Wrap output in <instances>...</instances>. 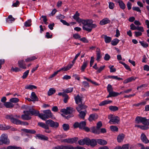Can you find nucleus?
<instances>
[{
	"mask_svg": "<svg viewBox=\"0 0 149 149\" xmlns=\"http://www.w3.org/2000/svg\"><path fill=\"white\" fill-rule=\"evenodd\" d=\"M88 63V61H86L84 62L83 64L81 67V70L83 72L84 71V70L87 67V66Z\"/></svg>",
	"mask_w": 149,
	"mask_h": 149,
	"instance_id": "nucleus-38",
	"label": "nucleus"
},
{
	"mask_svg": "<svg viewBox=\"0 0 149 149\" xmlns=\"http://www.w3.org/2000/svg\"><path fill=\"white\" fill-rule=\"evenodd\" d=\"M7 149H22L21 147L15 145H10L7 147Z\"/></svg>",
	"mask_w": 149,
	"mask_h": 149,
	"instance_id": "nucleus-35",
	"label": "nucleus"
},
{
	"mask_svg": "<svg viewBox=\"0 0 149 149\" xmlns=\"http://www.w3.org/2000/svg\"><path fill=\"white\" fill-rule=\"evenodd\" d=\"M31 19L28 20L24 23V25L26 27H29L31 26Z\"/></svg>",
	"mask_w": 149,
	"mask_h": 149,
	"instance_id": "nucleus-52",
	"label": "nucleus"
},
{
	"mask_svg": "<svg viewBox=\"0 0 149 149\" xmlns=\"http://www.w3.org/2000/svg\"><path fill=\"white\" fill-rule=\"evenodd\" d=\"M79 128H84L86 125V122L85 121H82L79 123Z\"/></svg>",
	"mask_w": 149,
	"mask_h": 149,
	"instance_id": "nucleus-45",
	"label": "nucleus"
},
{
	"mask_svg": "<svg viewBox=\"0 0 149 149\" xmlns=\"http://www.w3.org/2000/svg\"><path fill=\"white\" fill-rule=\"evenodd\" d=\"M139 145L141 146L140 149H149V146H147L145 148L143 145L141 143L139 144Z\"/></svg>",
	"mask_w": 149,
	"mask_h": 149,
	"instance_id": "nucleus-64",
	"label": "nucleus"
},
{
	"mask_svg": "<svg viewBox=\"0 0 149 149\" xmlns=\"http://www.w3.org/2000/svg\"><path fill=\"white\" fill-rule=\"evenodd\" d=\"M125 135L123 134H119L117 137V140L118 142H122L125 138Z\"/></svg>",
	"mask_w": 149,
	"mask_h": 149,
	"instance_id": "nucleus-19",
	"label": "nucleus"
},
{
	"mask_svg": "<svg viewBox=\"0 0 149 149\" xmlns=\"http://www.w3.org/2000/svg\"><path fill=\"white\" fill-rule=\"evenodd\" d=\"M79 112V117L83 119H84V117L87 113L86 110H83V111H80V112Z\"/></svg>",
	"mask_w": 149,
	"mask_h": 149,
	"instance_id": "nucleus-20",
	"label": "nucleus"
},
{
	"mask_svg": "<svg viewBox=\"0 0 149 149\" xmlns=\"http://www.w3.org/2000/svg\"><path fill=\"white\" fill-rule=\"evenodd\" d=\"M37 56H33L27 58L25 59V61L26 62H30L37 59Z\"/></svg>",
	"mask_w": 149,
	"mask_h": 149,
	"instance_id": "nucleus-29",
	"label": "nucleus"
},
{
	"mask_svg": "<svg viewBox=\"0 0 149 149\" xmlns=\"http://www.w3.org/2000/svg\"><path fill=\"white\" fill-rule=\"evenodd\" d=\"M96 55L97 58L96 60L99 61L100 58H101L102 56L101 55V52L99 48H97L96 49Z\"/></svg>",
	"mask_w": 149,
	"mask_h": 149,
	"instance_id": "nucleus-22",
	"label": "nucleus"
},
{
	"mask_svg": "<svg viewBox=\"0 0 149 149\" xmlns=\"http://www.w3.org/2000/svg\"><path fill=\"white\" fill-rule=\"evenodd\" d=\"M101 38H104V41L106 43H109L111 41L112 39L111 37L104 35H102L101 36Z\"/></svg>",
	"mask_w": 149,
	"mask_h": 149,
	"instance_id": "nucleus-18",
	"label": "nucleus"
},
{
	"mask_svg": "<svg viewBox=\"0 0 149 149\" xmlns=\"http://www.w3.org/2000/svg\"><path fill=\"white\" fill-rule=\"evenodd\" d=\"M108 77L109 78H112L113 79L119 80H123V79L120 77H118L117 76H109Z\"/></svg>",
	"mask_w": 149,
	"mask_h": 149,
	"instance_id": "nucleus-49",
	"label": "nucleus"
},
{
	"mask_svg": "<svg viewBox=\"0 0 149 149\" xmlns=\"http://www.w3.org/2000/svg\"><path fill=\"white\" fill-rule=\"evenodd\" d=\"M118 3H119L120 7L121 9H124L125 8V5L122 1L118 0Z\"/></svg>",
	"mask_w": 149,
	"mask_h": 149,
	"instance_id": "nucleus-39",
	"label": "nucleus"
},
{
	"mask_svg": "<svg viewBox=\"0 0 149 149\" xmlns=\"http://www.w3.org/2000/svg\"><path fill=\"white\" fill-rule=\"evenodd\" d=\"M44 113H40L39 117L43 120H46L47 119L52 118L53 115L50 110H47L43 111Z\"/></svg>",
	"mask_w": 149,
	"mask_h": 149,
	"instance_id": "nucleus-2",
	"label": "nucleus"
},
{
	"mask_svg": "<svg viewBox=\"0 0 149 149\" xmlns=\"http://www.w3.org/2000/svg\"><path fill=\"white\" fill-rule=\"evenodd\" d=\"M63 130L66 131L69 129V126L68 124H64L62 126Z\"/></svg>",
	"mask_w": 149,
	"mask_h": 149,
	"instance_id": "nucleus-48",
	"label": "nucleus"
},
{
	"mask_svg": "<svg viewBox=\"0 0 149 149\" xmlns=\"http://www.w3.org/2000/svg\"><path fill=\"white\" fill-rule=\"evenodd\" d=\"M110 129L112 131H118V128L115 126H111L110 127Z\"/></svg>",
	"mask_w": 149,
	"mask_h": 149,
	"instance_id": "nucleus-51",
	"label": "nucleus"
},
{
	"mask_svg": "<svg viewBox=\"0 0 149 149\" xmlns=\"http://www.w3.org/2000/svg\"><path fill=\"white\" fill-rule=\"evenodd\" d=\"M30 97L34 101L38 100L37 97L34 92H32L31 93Z\"/></svg>",
	"mask_w": 149,
	"mask_h": 149,
	"instance_id": "nucleus-36",
	"label": "nucleus"
},
{
	"mask_svg": "<svg viewBox=\"0 0 149 149\" xmlns=\"http://www.w3.org/2000/svg\"><path fill=\"white\" fill-rule=\"evenodd\" d=\"M82 86L86 88H88L89 87V84L86 81H84L82 82Z\"/></svg>",
	"mask_w": 149,
	"mask_h": 149,
	"instance_id": "nucleus-57",
	"label": "nucleus"
},
{
	"mask_svg": "<svg viewBox=\"0 0 149 149\" xmlns=\"http://www.w3.org/2000/svg\"><path fill=\"white\" fill-rule=\"evenodd\" d=\"M78 139L77 137H74L72 138L64 139L62 141L68 143L72 144L75 143L78 140Z\"/></svg>",
	"mask_w": 149,
	"mask_h": 149,
	"instance_id": "nucleus-8",
	"label": "nucleus"
},
{
	"mask_svg": "<svg viewBox=\"0 0 149 149\" xmlns=\"http://www.w3.org/2000/svg\"><path fill=\"white\" fill-rule=\"evenodd\" d=\"M119 63L123 65L125 68L127 70H129L130 69V66L125 64V63L121 61H120Z\"/></svg>",
	"mask_w": 149,
	"mask_h": 149,
	"instance_id": "nucleus-54",
	"label": "nucleus"
},
{
	"mask_svg": "<svg viewBox=\"0 0 149 149\" xmlns=\"http://www.w3.org/2000/svg\"><path fill=\"white\" fill-rule=\"evenodd\" d=\"M19 99L17 98H12L9 100V101L12 103H16L19 101Z\"/></svg>",
	"mask_w": 149,
	"mask_h": 149,
	"instance_id": "nucleus-47",
	"label": "nucleus"
},
{
	"mask_svg": "<svg viewBox=\"0 0 149 149\" xmlns=\"http://www.w3.org/2000/svg\"><path fill=\"white\" fill-rule=\"evenodd\" d=\"M36 136L38 137V139L42 140L47 141L48 140V138L47 136L42 134H38Z\"/></svg>",
	"mask_w": 149,
	"mask_h": 149,
	"instance_id": "nucleus-25",
	"label": "nucleus"
},
{
	"mask_svg": "<svg viewBox=\"0 0 149 149\" xmlns=\"http://www.w3.org/2000/svg\"><path fill=\"white\" fill-rule=\"evenodd\" d=\"M23 113L24 114L21 116V118L23 120H28L31 119V117L29 116L30 113L29 112L27 111H25Z\"/></svg>",
	"mask_w": 149,
	"mask_h": 149,
	"instance_id": "nucleus-9",
	"label": "nucleus"
},
{
	"mask_svg": "<svg viewBox=\"0 0 149 149\" xmlns=\"http://www.w3.org/2000/svg\"><path fill=\"white\" fill-rule=\"evenodd\" d=\"M18 65L20 68L25 69L26 68V64L24 63V60H19L18 62Z\"/></svg>",
	"mask_w": 149,
	"mask_h": 149,
	"instance_id": "nucleus-13",
	"label": "nucleus"
},
{
	"mask_svg": "<svg viewBox=\"0 0 149 149\" xmlns=\"http://www.w3.org/2000/svg\"><path fill=\"white\" fill-rule=\"evenodd\" d=\"M73 37L75 39H80L81 36L79 34L77 33L73 35Z\"/></svg>",
	"mask_w": 149,
	"mask_h": 149,
	"instance_id": "nucleus-60",
	"label": "nucleus"
},
{
	"mask_svg": "<svg viewBox=\"0 0 149 149\" xmlns=\"http://www.w3.org/2000/svg\"><path fill=\"white\" fill-rule=\"evenodd\" d=\"M110 22V21L109 19L107 18H105L100 21L99 24L100 25L102 26L109 23Z\"/></svg>",
	"mask_w": 149,
	"mask_h": 149,
	"instance_id": "nucleus-14",
	"label": "nucleus"
},
{
	"mask_svg": "<svg viewBox=\"0 0 149 149\" xmlns=\"http://www.w3.org/2000/svg\"><path fill=\"white\" fill-rule=\"evenodd\" d=\"M87 139L88 138H86L80 140L78 141V143L80 145H84L85 144L87 145Z\"/></svg>",
	"mask_w": 149,
	"mask_h": 149,
	"instance_id": "nucleus-26",
	"label": "nucleus"
},
{
	"mask_svg": "<svg viewBox=\"0 0 149 149\" xmlns=\"http://www.w3.org/2000/svg\"><path fill=\"white\" fill-rule=\"evenodd\" d=\"M5 118L7 119H10L12 123L15 124H16L18 120L17 119L15 118L12 114L6 115Z\"/></svg>",
	"mask_w": 149,
	"mask_h": 149,
	"instance_id": "nucleus-10",
	"label": "nucleus"
},
{
	"mask_svg": "<svg viewBox=\"0 0 149 149\" xmlns=\"http://www.w3.org/2000/svg\"><path fill=\"white\" fill-rule=\"evenodd\" d=\"M112 102V101L111 100H104L100 103L99 104V105L100 106H103L105 104L111 103Z\"/></svg>",
	"mask_w": 149,
	"mask_h": 149,
	"instance_id": "nucleus-34",
	"label": "nucleus"
},
{
	"mask_svg": "<svg viewBox=\"0 0 149 149\" xmlns=\"http://www.w3.org/2000/svg\"><path fill=\"white\" fill-rule=\"evenodd\" d=\"M139 42L141 43V45L144 47H147L148 46V44L144 41H140Z\"/></svg>",
	"mask_w": 149,
	"mask_h": 149,
	"instance_id": "nucleus-58",
	"label": "nucleus"
},
{
	"mask_svg": "<svg viewBox=\"0 0 149 149\" xmlns=\"http://www.w3.org/2000/svg\"><path fill=\"white\" fill-rule=\"evenodd\" d=\"M4 106L7 108H13L14 105L10 101L8 102L4 103Z\"/></svg>",
	"mask_w": 149,
	"mask_h": 149,
	"instance_id": "nucleus-23",
	"label": "nucleus"
},
{
	"mask_svg": "<svg viewBox=\"0 0 149 149\" xmlns=\"http://www.w3.org/2000/svg\"><path fill=\"white\" fill-rule=\"evenodd\" d=\"M87 145H90L91 146L94 147L97 144V139H92L88 138Z\"/></svg>",
	"mask_w": 149,
	"mask_h": 149,
	"instance_id": "nucleus-11",
	"label": "nucleus"
},
{
	"mask_svg": "<svg viewBox=\"0 0 149 149\" xmlns=\"http://www.w3.org/2000/svg\"><path fill=\"white\" fill-rule=\"evenodd\" d=\"M25 88L27 89L32 90L33 88H36L37 87L33 85H28L25 86Z\"/></svg>",
	"mask_w": 149,
	"mask_h": 149,
	"instance_id": "nucleus-41",
	"label": "nucleus"
},
{
	"mask_svg": "<svg viewBox=\"0 0 149 149\" xmlns=\"http://www.w3.org/2000/svg\"><path fill=\"white\" fill-rule=\"evenodd\" d=\"M87 107L84 104H79L78 106L76 107V109L78 112H80V111H83V110H86Z\"/></svg>",
	"mask_w": 149,
	"mask_h": 149,
	"instance_id": "nucleus-15",
	"label": "nucleus"
},
{
	"mask_svg": "<svg viewBox=\"0 0 149 149\" xmlns=\"http://www.w3.org/2000/svg\"><path fill=\"white\" fill-rule=\"evenodd\" d=\"M15 20V19L13 17L12 15H10L8 16L7 20L6 21L7 22L9 23H11L14 22Z\"/></svg>",
	"mask_w": 149,
	"mask_h": 149,
	"instance_id": "nucleus-32",
	"label": "nucleus"
},
{
	"mask_svg": "<svg viewBox=\"0 0 149 149\" xmlns=\"http://www.w3.org/2000/svg\"><path fill=\"white\" fill-rule=\"evenodd\" d=\"M79 14L78 12H76L75 14L73 16V18L79 23L81 22L84 25L83 29L88 32L91 31L92 28H96L97 26L95 24H93V21L91 19L86 20L81 19L79 17Z\"/></svg>",
	"mask_w": 149,
	"mask_h": 149,
	"instance_id": "nucleus-1",
	"label": "nucleus"
},
{
	"mask_svg": "<svg viewBox=\"0 0 149 149\" xmlns=\"http://www.w3.org/2000/svg\"><path fill=\"white\" fill-rule=\"evenodd\" d=\"M141 139L143 142L145 143H148V140L144 133H142L141 134Z\"/></svg>",
	"mask_w": 149,
	"mask_h": 149,
	"instance_id": "nucleus-16",
	"label": "nucleus"
},
{
	"mask_svg": "<svg viewBox=\"0 0 149 149\" xmlns=\"http://www.w3.org/2000/svg\"><path fill=\"white\" fill-rule=\"evenodd\" d=\"M91 130L92 132L95 134H99L100 133V129L97 128H96L94 127H92Z\"/></svg>",
	"mask_w": 149,
	"mask_h": 149,
	"instance_id": "nucleus-30",
	"label": "nucleus"
},
{
	"mask_svg": "<svg viewBox=\"0 0 149 149\" xmlns=\"http://www.w3.org/2000/svg\"><path fill=\"white\" fill-rule=\"evenodd\" d=\"M54 149H85L83 147L78 146L74 147L72 146H64L61 145L55 147Z\"/></svg>",
	"mask_w": 149,
	"mask_h": 149,
	"instance_id": "nucleus-5",
	"label": "nucleus"
},
{
	"mask_svg": "<svg viewBox=\"0 0 149 149\" xmlns=\"http://www.w3.org/2000/svg\"><path fill=\"white\" fill-rule=\"evenodd\" d=\"M63 97H64L63 99V101L65 103H66L68 102V100L69 98V97L68 95L66 94H64L63 95Z\"/></svg>",
	"mask_w": 149,
	"mask_h": 149,
	"instance_id": "nucleus-50",
	"label": "nucleus"
},
{
	"mask_svg": "<svg viewBox=\"0 0 149 149\" xmlns=\"http://www.w3.org/2000/svg\"><path fill=\"white\" fill-rule=\"evenodd\" d=\"M129 146V144H126L123 145L122 147L120 146V149H128Z\"/></svg>",
	"mask_w": 149,
	"mask_h": 149,
	"instance_id": "nucleus-56",
	"label": "nucleus"
},
{
	"mask_svg": "<svg viewBox=\"0 0 149 149\" xmlns=\"http://www.w3.org/2000/svg\"><path fill=\"white\" fill-rule=\"evenodd\" d=\"M56 92L55 90L53 88H50L48 92V95H51Z\"/></svg>",
	"mask_w": 149,
	"mask_h": 149,
	"instance_id": "nucleus-43",
	"label": "nucleus"
},
{
	"mask_svg": "<svg viewBox=\"0 0 149 149\" xmlns=\"http://www.w3.org/2000/svg\"><path fill=\"white\" fill-rule=\"evenodd\" d=\"M74 99L76 104H79L81 102L82 98L78 94L74 97Z\"/></svg>",
	"mask_w": 149,
	"mask_h": 149,
	"instance_id": "nucleus-27",
	"label": "nucleus"
},
{
	"mask_svg": "<svg viewBox=\"0 0 149 149\" xmlns=\"http://www.w3.org/2000/svg\"><path fill=\"white\" fill-rule=\"evenodd\" d=\"M73 90V88H68L65 90H63V92L65 93H69L72 92Z\"/></svg>",
	"mask_w": 149,
	"mask_h": 149,
	"instance_id": "nucleus-42",
	"label": "nucleus"
},
{
	"mask_svg": "<svg viewBox=\"0 0 149 149\" xmlns=\"http://www.w3.org/2000/svg\"><path fill=\"white\" fill-rule=\"evenodd\" d=\"M107 90L109 93L113 91V89L111 85L109 84L108 85L107 87Z\"/></svg>",
	"mask_w": 149,
	"mask_h": 149,
	"instance_id": "nucleus-53",
	"label": "nucleus"
},
{
	"mask_svg": "<svg viewBox=\"0 0 149 149\" xmlns=\"http://www.w3.org/2000/svg\"><path fill=\"white\" fill-rule=\"evenodd\" d=\"M119 41V40L117 38H116L113 40L111 42L112 45L115 46L117 45Z\"/></svg>",
	"mask_w": 149,
	"mask_h": 149,
	"instance_id": "nucleus-46",
	"label": "nucleus"
},
{
	"mask_svg": "<svg viewBox=\"0 0 149 149\" xmlns=\"http://www.w3.org/2000/svg\"><path fill=\"white\" fill-rule=\"evenodd\" d=\"M110 58V56L107 54H105V56L104 57V59L106 61H108L109 60Z\"/></svg>",
	"mask_w": 149,
	"mask_h": 149,
	"instance_id": "nucleus-62",
	"label": "nucleus"
},
{
	"mask_svg": "<svg viewBox=\"0 0 149 149\" xmlns=\"http://www.w3.org/2000/svg\"><path fill=\"white\" fill-rule=\"evenodd\" d=\"M24 132L28 133L34 134L36 133V131L33 130H30L24 129L23 130Z\"/></svg>",
	"mask_w": 149,
	"mask_h": 149,
	"instance_id": "nucleus-33",
	"label": "nucleus"
},
{
	"mask_svg": "<svg viewBox=\"0 0 149 149\" xmlns=\"http://www.w3.org/2000/svg\"><path fill=\"white\" fill-rule=\"evenodd\" d=\"M119 95V93H118L116 92L113 91L109 93V95L107 97V98H109L111 97H115Z\"/></svg>",
	"mask_w": 149,
	"mask_h": 149,
	"instance_id": "nucleus-28",
	"label": "nucleus"
},
{
	"mask_svg": "<svg viewBox=\"0 0 149 149\" xmlns=\"http://www.w3.org/2000/svg\"><path fill=\"white\" fill-rule=\"evenodd\" d=\"M1 139L3 144L8 145L10 144V140L8 139L7 135L3 134L1 136Z\"/></svg>",
	"mask_w": 149,
	"mask_h": 149,
	"instance_id": "nucleus-7",
	"label": "nucleus"
},
{
	"mask_svg": "<svg viewBox=\"0 0 149 149\" xmlns=\"http://www.w3.org/2000/svg\"><path fill=\"white\" fill-rule=\"evenodd\" d=\"M10 128V127L8 125H6L5 124L0 125V130H7Z\"/></svg>",
	"mask_w": 149,
	"mask_h": 149,
	"instance_id": "nucleus-31",
	"label": "nucleus"
},
{
	"mask_svg": "<svg viewBox=\"0 0 149 149\" xmlns=\"http://www.w3.org/2000/svg\"><path fill=\"white\" fill-rule=\"evenodd\" d=\"M29 70L26 71L23 74L22 76V78L23 79H25L26 78L29 74Z\"/></svg>",
	"mask_w": 149,
	"mask_h": 149,
	"instance_id": "nucleus-55",
	"label": "nucleus"
},
{
	"mask_svg": "<svg viewBox=\"0 0 149 149\" xmlns=\"http://www.w3.org/2000/svg\"><path fill=\"white\" fill-rule=\"evenodd\" d=\"M105 67V65H104L100 67L97 70V73H99L101 72L104 68Z\"/></svg>",
	"mask_w": 149,
	"mask_h": 149,
	"instance_id": "nucleus-63",
	"label": "nucleus"
},
{
	"mask_svg": "<svg viewBox=\"0 0 149 149\" xmlns=\"http://www.w3.org/2000/svg\"><path fill=\"white\" fill-rule=\"evenodd\" d=\"M19 2L17 0L13 4L12 6L15 7H17L19 6Z\"/></svg>",
	"mask_w": 149,
	"mask_h": 149,
	"instance_id": "nucleus-61",
	"label": "nucleus"
},
{
	"mask_svg": "<svg viewBox=\"0 0 149 149\" xmlns=\"http://www.w3.org/2000/svg\"><path fill=\"white\" fill-rule=\"evenodd\" d=\"M135 121L138 124L141 123L144 125H149V119H147L145 117L137 116L136 118Z\"/></svg>",
	"mask_w": 149,
	"mask_h": 149,
	"instance_id": "nucleus-3",
	"label": "nucleus"
},
{
	"mask_svg": "<svg viewBox=\"0 0 149 149\" xmlns=\"http://www.w3.org/2000/svg\"><path fill=\"white\" fill-rule=\"evenodd\" d=\"M108 118L110 119L109 123L110 124H118L120 121L119 118L117 116L110 114L108 116Z\"/></svg>",
	"mask_w": 149,
	"mask_h": 149,
	"instance_id": "nucleus-4",
	"label": "nucleus"
},
{
	"mask_svg": "<svg viewBox=\"0 0 149 149\" xmlns=\"http://www.w3.org/2000/svg\"><path fill=\"white\" fill-rule=\"evenodd\" d=\"M38 125L39 126L44 128L46 130L49 129V126L46 123L45 124L43 123L39 122L38 123Z\"/></svg>",
	"mask_w": 149,
	"mask_h": 149,
	"instance_id": "nucleus-24",
	"label": "nucleus"
},
{
	"mask_svg": "<svg viewBox=\"0 0 149 149\" xmlns=\"http://www.w3.org/2000/svg\"><path fill=\"white\" fill-rule=\"evenodd\" d=\"M30 113V116L35 115L38 116L40 114L39 111L34 109H30L29 111H28Z\"/></svg>",
	"mask_w": 149,
	"mask_h": 149,
	"instance_id": "nucleus-12",
	"label": "nucleus"
},
{
	"mask_svg": "<svg viewBox=\"0 0 149 149\" xmlns=\"http://www.w3.org/2000/svg\"><path fill=\"white\" fill-rule=\"evenodd\" d=\"M16 125H29V123L26 122L22 121L21 120L18 119Z\"/></svg>",
	"mask_w": 149,
	"mask_h": 149,
	"instance_id": "nucleus-37",
	"label": "nucleus"
},
{
	"mask_svg": "<svg viewBox=\"0 0 149 149\" xmlns=\"http://www.w3.org/2000/svg\"><path fill=\"white\" fill-rule=\"evenodd\" d=\"M67 114H71L73 113L74 111V109L71 107H68L67 108Z\"/></svg>",
	"mask_w": 149,
	"mask_h": 149,
	"instance_id": "nucleus-40",
	"label": "nucleus"
},
{
	"mask_svg": "<svg viewBox=\"0 0 149 149\" xmlns=\"http://www.w3.org/2000/svg\"><path fill=\"white\" fill-rule=\"evenodd\" d=\"M48 125L52 127L56 128L59 126V123L56 122H54L52 120H46L45 122Z\"/></svg>",
	"mask_w": 149,
	"mask_h": 149,
	"instance_id": "nucleus-6",
	"label": "nucleus"
},
{
	"mask_svg": "<svg viewBox=\"0 0 149 149\" xmlns=\"http://www.w3.org/2000/svg\"><path fill=\"white\" fill-rule=\"evenodd\" d=\"M98 115L97 114L93 113L90 115L88 119L90 121L95 120L98 118Z\"/></svg>",
	"mask_w": 149,
	"mask_h": 149,
	"instance_id": "nucleus-17",
	"label": "nucleus"
},
{
	"mask_svg": "<svg viewBox=\"0 0 149 149\" xmlns=\"http://www.w3.org/2000/svg\"><path fill=\"white\" fill-rule=\"evenodd\" d=\"M109 109L111 111H116L118 110V107L116 106H111L109 107Z\"/></svg>",
	"mask_w": 149,
	"mask_h": 149,
	"instance_id": "nucleus-44",
	"label": "nucleus"
},
{
	"mask_svg": "<svg viewBox=\"0 0 149 149\" xmlns=\"http://www.w3.org/2000/svg\"><path fill=\"white\" fill-rule=\"evenodd\" d=\"M97 142L100 145L104 146L107 144V142L105 140L101 139H97Z\"/></svg>",
	"mask_w": 149,
	"mask_h": 149,
	"instance_id": "nucleus-21",
	"label": "nucleus"
},
{
	"mask_svg": "<svg viewBox=\"0 0 149 149\" xmlns=\"http://www.w3.org/2000/svg\"><path fill=\"white\" fill-rule=\"evenodd\" d=\"M113 65H110L109 66V68L110 69V71L111 72H114L116 71V69L113 68Z\"/></svg>",
	"mask_w": 149,
	"mask_h": 149,
	"instance_id": "nucleus-59",
	"label": "nucleus"
}]
</instances>
